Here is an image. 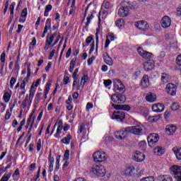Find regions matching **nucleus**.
Returning a JSON list of instances; mask_svg holds the SVG:
<instances>
[{
	"label": "nucleus",
	"instance_id": "1",
	"mask_svg": "<svg viewBox=\"0 0 181 181\" xmlns=\"http://www.w3.org/2000/svg\"><path fill=\"white\" fill-rule=\"evenodd\" d=\"M145 127L142 125L132 126L126 127L124 131H117L115 132V136L117 139H124L127 138V134H134V135H142Z\"/></svg>",
	"mask_w": 181,
	"mask_h": 181
},
{
	"label": "nucleus",
	"instance_id": "2",
	"mask_svg": "<svg viewBox=\"0 0 181 181\" xmlns=\"http://www.w3.org/2000/svg\"><path fill=\"white\" fill-rule=\"evenodd\" d=\"M90 172H92L95 176H99L100 177H104L106 173L105 168L101 164L93 165Z\"/></svg>",
	"mask_w": 181,
	"mask_h": 181
},
{
	"label": "nucleus",
	"instance_id": "3",
	"mask_svg": "<svg viewBox=\"0 0 181 181\" xmlns=\"http://www.w3.org/2000/svg\"><path fill=\"white\" fill-rule=\"evenodd\" d=\"M93 160L94 162H96L97 163H101V162H105L107 160V157L105 152L102 151H97L93 153Z\"/></svg>",
	"mask_w": 181,
	"mask_h": 181
},
{
	"label": "nucleus",
	"instance_id": "4",
	"mask_svg": "<svg viewBox=\"0 0 181 181\" xmlns=\"http://www.w3.org/2000/svg\"><path fill=\"white\" fill-rule=\"evenodd\" d=\"M114 88L113 90L115 93H124L125 91V86L119 79H114L113 81Z\"/></svg>",
	"mask_w": 181,
	"mask_h": 181
},
{
	"label": "nucleus",
	"instance_id": "5",
	"mask_svg": "<svg viewBox=\"0 0 181 181\" xmlns=\"http://www.w3.org/2000/svg\"><path fill=\"white\" fill-rule=\"evenodd\" d=\"M171 175L174 176L177 181H181V166L173 165L170 168Z\"/></svg>",
	"mask_w": 181,
	"mask_h": 181
},
{
	"label": "nucleus",
	"instance_id": "6",
	"mask_svg": "<svg viewBox=\"0 0 181 181\" xmlns=\"http://www.w3.org/2000/svg\"><path fill=\"white\" fill-rule=\"evenodd\" d=\"M147 141L148 146L153 148V146L158 144V141H159V135H158V134L152 133L148 135Z\"/></svg>",
	"mask_w": 181,
	"mask_h": 181
},
{
	"label": "nucleus",
	"instance_id": "7",
	"mask_svg": "<svg viewBox=\"0 0 181 181\" xmlns=\"http://www.w3.org/2000/svg\"><path fill=\"white\" fill-rule=\"evenodd\" d=\"M137 52L139 56H141V57H143V59H146V60H151V59H153V54L148 51L144 50V49H142L141 47H138Z\"/></svg>",
	"mask_w": 181,
	"mask_h": 181
},
{
	"label": "nucleus",
	"instance_id": "8",
	"mask_svg": "<svg viewBox=\"0 0 181 181\" xmlns=\"http://www.w3.org/2000/svg\"><path fill=\"white\" fill-rule=\"evenodd\" d=\"M111 100L115 104H124L125 101V95L122 94H113L111 97Z\"/></svg>",
	"mask_w": 181,
	"mask_h": 181
},
{
	"label": "nucleus",
	"instance_id": "9",
	"mask_svg": "<svg viewBox=\"0 0 181 181\" xmlns=\"http://www.w3.org/2000/svg\"><path fill=\"white\" fill-rule=\"evenodd\" d=\"M112 119L122 122V121L125 119V112L122 110L114 112L112 115Z\"/></svg>",
	"mask_w": 181,
	"mask_h": 181
},
{
	"label": "nucleus",
	"instance_id": "10",
	"mask_svg": "<svg viewBox=\"0 0 181 181\" xmlns=\"http://www.w3.org/2000/svg\"><path fill=\"white\" fill-rule=\"evenodd\" d=\"M134 26H136V28H137L140 30L144 31L148 30V29H149V23H148L145 21H136L134 23Z\"/></svg>",
	"mask_w": 181,
	"mask_h": 181
},
{
	"label": "nucleus",
	"instance_id": "11",
	"mask_svg": "<svg viewBox=\"0 0 181 181\" xmlns=\"http://www.w3.org/2000/svg\"><path fill=\"white\" fill-rule=\"evenodd\" d=\"M160 25L163 29L170 28V25H172V20L170 19V17L164 16L160 20Z\"/></svg>",
	"mask_w": 181,
	"mask_h": 181
},
{
	"label": "nucleus",
	"instance_id": "12",
	"mask_svg": "<svg viewBox=\"0 0 181 181\" xmlns=\"http://www.w3.org/2000/svg\"><path fill=\"white\" fill-rule=\"evenodd\" d=\"M177 90V86L173 83H168L165 88V91L170 95H176V91Z\"/></svg>",
	"mask_w": 181,
	"mask_h": 181
},
{
	"label": "nucleus",
	"instance_id": "13",
	"mask_svg": "<svg viewBox=\"0 0 181 181\" xmlns=\"http://www.w3.org/2000/svg\"><path fill=\"white\" fill-rule=\"evenodd\" d=\"M133 160L135 162H144L145 160V154L142 153L141 151H135L133 156Z\"/></svg>",
	"mask_w": 181,
	"mask_h": 181
},
{
	"label": "nucleus",
	"instance_id": "14",
	"mask_svg": "<svg viewBox=\"0 0 181 181\" xmlns=\"http://www.w3.org/2000/svg\"><path fill=\"white\" fill-rule=\"evenodd\" d=\"M86 45H90V43H91L90 49L89 50V53L90 54H91V53L94 52V49L95 47V41H94V38L93 37V35H90L86 39Z\"/></svg>",
	"mask_w": 181,
	"mask_h": 181
},
{
	"label": "nucleus",
	"instance_id": "15",
	"mask_svg": "<svg viewBox=\"0 0 181 181\" xmlns=\"http://www.w3.org/2000/svg\"><path fill=\"white\" fill-rule=\"evenodd\" d=\"M118 15L121 18H125L129 15V8L128 7L122 6L118 11Z\"/></svg>",
	"mask_w": 181,
	"mask_h": 181
},
{
	"label": "nucleus",
	"instance_id": "16",
	"mask_svg": "<svg viewBox=\"0 0 181 181\" xmlns=\"http://www.w3.org/2000/svg\"><path fill=\"white\" fill-rule=\"evenodd\" d=\"M151 108L153 112H162L165 110V106L162 103H157L153 105Z\"/></svg>",
	"mask_w": 181,
	"mask_h": 181
},
{
	"label": "nucleus",
	"instance_id": "17",
	"mask_svg": "<svg viewBox=\"0 0 181 181\" xmlns=\"http://www.w3.org/2000/svg\"><path fill=\"white\" fill-rule=\"evenodd\" d=\"M103 60L107 66H112L114 64V60L107 52L103 53Z\"/></svg>",
	"mask_w": 181,
	"mask_h": 181
},
{
	"label": "nucleus",
	"instance_id": "18",
	"mask_svg": "<svg viewBox=\"0 0 181 181\" xmlns=\"http://www.w3.org/2000/svg\"><path fill=\"white\" fill-rule=\"evenodd\" d=\"M50 28H52V19L47 18L45 23L44 31L41 35L42 37H45V36H46V33H47V31L50 29Z\"/></svg>",
	"mask_w": 181,
	"mask_h": 181
},
{
	"label": "nucleus",
	"instance_id": "19",
	"mask_svg": "<svg viewBox=\"0 0 181 181\" xmlns=\"http://www.w3.org/2000/svg\"><path fill=\"white\" fill-rule=\"evenodd\" d=\"M115 39H117V37H115V35L113 33H110L108 34V35L107 36L105 47H106V48L108 47V46H110V43H111V42H114V40H115ZM110 40H111V41H110Z\"/></svg>",
	"mask_w": 181,
	"mask_h": 181
},
{
	"label": "nucleus",
	"instance_id": "20",
	"mask_svg": "<svg viewBox=\"0 0 181 181\" xmlns=\"http://www.w3.org/2000/svg\"><path fill=\"white\" fill-rule=\"evenodd\" d=\"M141 84L144 88H148L149 87L151 84L149 83V76L148 75H144L142 77Z\"/></svg>",
	"mask_w": 181,
	"mask_h": 181
},
{
	"label": "nucleus",
	"instance_id": "21",
	"mask_svg": "<svg viewBox=\"0 0 181 181\" xmlns=\"http://www.w3.org/2000/svg\"><path fill=\"white\" fill-rule=\"evenodd\" d=\"M155 64H153V62L152 61L146 62L144 63V69L145 71H149V70H153Z\"/></svg>",
	"mask_w": 181,
	"mask_h": 181
},
{
	"label": "nucleus",
	"instance_id": "22",
	"mask_svg": "<svg viewBox=\"0 0 181 181\" xmlns=\"http://www.w3.org/2000/svg\"><path fill=\"white\" fill-rule=\"evenodd\" d=\"M58 127L57 129V132L54 134L55 138H59L60 134H62V131L63 129V121L59 120L57 122Z\"/></svg>",
	"mask_w": 181,
	"mask_h": 181
},
{
	"label": "nucleus",
	"instance_id": "23",
	"mask_svg": "<svg viewBox=\"0 0 181 181\" xmlns=\"http://www.w3.org/2000/svg\"><path fill=\"white\" fill-rule=\"evenodd\" d=\"M146 100L148 103H155V101H156V95H155V93H148L146 95Z\"/></svg>",
	"mask_w": 181,
	"mask_h": 181
},
{
	"label": "nucleus",
	"instance_id": "24",
	"mask_svg": "<svg viewBox=\"0 0 181 181\" xmlns=\"http://www.w3.org/2000/svg\"><path fill=\"white\" fill-rule=\"evenodd\" d=\"M135 172V167L133 165H129L125 170V175L127 176H132Z\"/></svg>",
	"mask_w": 181,
	"mask_h": 181
},
{
	"label": "nucleus",
	"instance_id": "25",
	"mask_svg": "<svg viewBox=\"0 0 181 181\" xmlns=\"http://www.w3.org/2000/svg\"><path fill=\"white\" fill-rule=\"evenodd\" d=\"M177 160H181V148L174 147L173 148Z\"/></svg>",
	"mask_w": 181,
	"mask_h": 181
},
{
	"label": "nucleus",
	"instance_id": "26",
	"mask_svg": "<svg viewBox=\"0 0 181 181\" xmlns=\"http://www.w3.org/2000/svg\"><path fill=\"white\" fill-rule=\"evenodd\" d=\"M177 127L175 125H170L165 129V132L168 135H172L174 132H176Z\"/></svg>",
	"mask_w": 181,
	"mask_h": 181
},
{
	"label": "nucleus",
	"instance_id": "27",
	"mask_svg": "<svg viewBox=\"0 0 181 181\" xmlns=\"http://www.w3.org/2000/svg\"><path fill=\"white\" fill-rule=\"evenodd\" d=\"M155 155L157 156H160V155H163L165 153V150L162 148V147L157 146L153 150Z\"/></svg>",
	"mask_w": 181,
	"mask_h": 181
},
{
	"label": "nucleus",
	"instance_id": "28",
	"mask_svg": "<svg viewBox=\"0 0 181 181\" xmlns=\"http://www.w3.org/2000/svg\"><path fill=\"white\" fill-rule=\"evenodd\" d=\"M69 2H71L69 15H74V13L76 12V0H69Z\"/></svg>",
	"mask_w": 181,
	"mask_h": 181
},
{
	"label": "nucleus",
	"instance_id": "29",
	"mask_svg": "<svg viewBox=\"0 0 181 181\" xmlns=\"http://www.w3.org/2000/svg\"><path fill=\"white\" fill-rule=\"evenodd\" d=\"M50 86H52V83L49 82H47L45 86V88L44 90V98L46 100L47 98V94H49V91L50 90Z\"/></svg>",
	"mask_w": 181,
	"mask_h": 181
},
{
	"label": "nucleus",
	"instance_id": "30",
	"mask_svg": "<svg viewBox=\"0 0 181 181\" xmlns=\"http://www.w3.org/2000/svg\"><path fill=\"white\" fill-rule=\"evenodd\" d=\"M70 141H71V135L68 134L66 137L62 139L61 140L62 144H64V145H69Z\"/></svg>",
	"mask_w": 181,
	"mask_h": 181
},
{
	"label": "nucleus",
	"instance_id": "31",
	"mask_svg": "<svg viewBox=\"0 0 181 181\" xmlns=\"http://www.w3.org/2000/svg\"><path fill=\"white\" fill-rule=\"evenodd\" d=\"M35 112V110L33 111L32 114L29 116L28 119H27V124L30 125V124H35V118L36 117H33V114Z\"/></svg>",
	"mask_w": 181,
	"mask_h": 181
},
{
	"label": "nucleus",
	"instance_id": "32",
	"mask_svg": "<svg viewBox=\"0 0 181 181\" xmlns=\"http://www.w3.org/2000/svg\"><path fill=\"white\" fill-rule=\"evenodd\" d=\"M169 75L166 73H163L161 74V81L162 83H169Z\"/></svg>",
	"mask_w": 181,
	"mask_h": 181
},
{
	"label": "nucleus",
	"instance_id": "33",
	"mask_svg": "<svg viewBox=\"0 0 181 181\" xmlns=\"http://www.w3.org/2000/svg\"><path fill=\"white\" fill-rule=\"evenodd\" d=\"M33 85L31 86V88L30 89V95L28 96V98L30 99V103H32L33 98L35 97V93H36V90H33Z\"/></svg>",
	"mask_w": 181,
	"mask_h": 181
},
{
	"label": "nucleus",
	"instance_id": "34",
	"mask_svg": "<svg viewBox=\"0 0 181 181\" xmlns=\"http://www.w3.org/2000/svg\"><path fill=\"white\" fill-rule=\"evenodd\" d=\"M160 118V115L149 116L148 117V122H156Z\"/></svg>",
	"mask_w": 181,
	"mask_h": 181
},
{
	"label": "nucleus",
	"instance_id": "35",
	"mask_svg": "<svg viewBox=\"0 0 181 181\" xmlns=\"http://www.w3.org/2000/svg\"><path fill=\"white\" fill-rule=\"evenodd\" d=\"M29 83V78L25 77L20 86L21 90H25V87H26V83Z\"/></svg>",
	"mask_w": 181,
	"mask_h": 181
},
{
	"label": "nucleus",
	"instance_id": "36",
	"mask_svg": "<svg viewBox=\"0 0 181 181\" xmlns=\"http://www.w3.org/2000/svg\"><path fill=\"white\" fill-rule=\"evenodd\" d=\"M53 40H54V35L47 36L45 43L51 46L52 43H53Z\"/></svg>",
	"mask_w": 181,
	"mask_h": 181
},
{
	"label": "nucleus",
	"instance_id": "37",
	"mask_svg": "<svg viewBox=\"0 0 181 181\" xmlns=\"http://www.w3.org/2000/svg\"><path fill=\"white\" fill-rule=\"evenodd\" d=\"M52 6L50 4H48L46 6L45 11L44 12V16H45V17L49 16V12H50L52 11Z\"/></svg>",
	"mask_w": 181,
	"mask_h": 181
},
{
	"label": "nucleus",
	"instance_id": "38",
	"mask_svg": "<svg viewBox=\"0 0 181 181\" xmlns=\"http://www.w3.org/2000/svg\"><path fill=\"white\" fill-rule=\"evenodd\" d=\"M29 101H30V99L29 98V95L27 94L25 95V100L22 103V106L23 108H26V107H28V103H29Z\"/></svg>",
	"mask_w": 181,
	"mask_h": 181
},
{
	"label": "nucleus",
	"instance_id": "39",
	"mask_svg": "<svg viewBox=\"0 0 181 181\" xmlns=\"http://www.w3.org/2000/svg\"><path fill=\"white\" fill-rule=\"evenodd\" d=\"M88 81V75H84L81 79V86L84 87V84Z\"/></svg>",
	"mask_w": 181,
	"mask_h": 181
},
{
	"label": "nucleus",
	"instance_id": "40",
	"mask_svg": "<svg viewBox=\"0 0 181 181\" xmlns=\"http://www.w3.org/2000/svg\"><path fill=\"white\" fill-rule=\"evenodd\" d=\"M124 24L125 21H124V19L122 18L118 19L116 21V26H117V28H122V26H124Z\"/></svg>",
	"mask_w": 181,
	"mask_h": 181
},
{
	"label": "nucleus",
	"instance_id": "41",
	"mask_svg": "<svg viewBox=\"0 0 181 181\" xmlns=\"http://www.w3.org/2000/svg\"><path fill=\"white\" fill-rule=\"evenodd\" d=\"M3 98L5 103H9V101L11 100V95L9 94V93L6 92L4 94Z\"/></svg>",
	"mask_w": 181,
	"mask_h": 181
},
{
	"label": "nucleus",
	"instance_id": "42",
	"mask_svg": "<svg viewBox=\"0 0 181 181\" xmlns=\"http://www.w3.org/2000/svg\"><path fill=\"white\" fill-rule=\"evenodd\" d=\"M11 176H12V174L11 173L4 174L1 178L0 181H8L9 179H11Z\"/></svg>",
	"mask_w": 181,
	"mask_h": 181
},
{
	"label": "nucleus",
	"instance_id": "43",
	"mask_svg": "<svg viewBox=\"0 0 181 181\" xmlns=\"http://www.w3.org/2000/svg\"><path fill=\"white\" fill-rule=\"evenodd\" d=\"M171 110L173 111H177V110H179V108H180V106H179V103H173L172 105H171V107H170Z\"/></svg>",
	"mask_w": 181,
	"mask_h": 181
},
{
	"label": "nucleus",
	"instance_id": "44",
	"mask_svg": "<svg viewBox=\"0 0 181 181\" xmlns=\"http://www.w3.org/2000/svg\"><path fill=\"white\" fill-rule=\"evenodd\" d=\"M26 124V119H23V120L20 122V126L17 128V132H21L22 131V127L23 125Z\"/></svg>",
	"mask_w": 181,
	"mask_h": 181
},
{
	"label": "nucleus",
	"instance_id": "45",
	"mask_svg": "<svg viewBox=\"0 0 181 181\" xmlns=\"http://www.w3.org/2000/svg\"><path fill=\"white\" fill-rule=\"evenodd\" d=\"M66 74H67V71H65L64 76L62 81V82L65 85L69 84V83H70V78L69 76H66Z\"/></svg>",
	"mask_w": 181,
	"mask_h": 181
},
{
	"label": "nucleus",
	"instance_id": "46",
	"mask_svg": "<svg viewBox=\"0 0 181 181\" xmlns=\"http://www.w3.org/2000/svg\"><path fill=\"white\" fill-rule=\"evenodd\" d=\"M111 5V3L110 1L105 0L103 4V8L105 9H110V6Z\"/></svg>",
	"mask_w": 181,
	"mask_h": 181
},
{
	"label": "nucleus",
	"instance_id": "47",
	"mask_svg": "<svg viewBox=\"0 0 181 181\" xmlns=\"http://www.w3.org/2000/svg\"><path fill=\"white\" fill-rule=\"evenodd\" d=\"M70 158V151L66 150L64 154V160H69Z\"/></svg>",
	"mask_w": 181,
	"mask_h": 181
},
{
	"label": "nucleus",
	"instance_id": "48",
	"mask_svg": "<svg viewBox=\"0 0 181 181\" xmlns=\"http://www.w3.org/2000/svg\"><path fill=\"white\" fill-rule=\"evenodd\" d=\"M15 5H16V4L15 2H13V3H11V4L10 6H9L10 13H11V15L13 14V12H14V11H15Z\"/></svg>",
	"mask_w": 181,
	"mask_h": 181
},
{
	"label": "nucleus",
	"instance_id": "49",
	"mask_svg": "<svg viewBox=\"0 0 181 181\" xmlns=\"http://www.w3.org/2000/svg\"><path fill=\"white\" fill-rule=\"evenodd\" d=\"M139 146L141 148V149H145V148H146V141H141L139 143Z\"/></svg>",
	"mask_w": 181,
	"mask_h": 181
},
{
	"label": "nucleus",
	"instance_id": "50",
	"mask_svg": "<svg viewBox=\"0 0 181 181\" xmlns=\"http://www.w3.org/2000/svg\"><path fill=\"white\" fill-rule=\"evenodd\" d=\"M95 40H96L95 52L97 53V52H98V42H99L98 31H97L96 33H95Z\"/></svg>",
	"mask_w": 181,
	"mask_h": 181
},
{
	"label": "nucleus",
	"instance_id": "51",
	"mask_svg": "<svg viewBox=\"0 0 181 181\" xmlns=\"http://www.w3.org/2000/svg\"><path fill=\"white\" fill-rule=\"evenodd\" d=\"M28 16V8H25L21 12V18H26Z\"/></svg>",
	"mask_w": 181,
	"mask_h": 181
},
{
	"label": "nucleus",
	"instance_id": "52",
	"mask_svg": "<svg viewBox=\"0 0 181 181\" xmlns=\"http://www.w3.org/2000/svg\"><path fill=\"white\" fill-rule=\"evenodd\" d=\"M15 83H16V78L12 77L10 81V87L13 88V86H15Z\"/></svg>",
	"mask_w": 181,
	"mask_h": 181
},
{
	"label": "nucleus",
	"instance_id": "53",
	"mask_svg": "<svg viewBox=\"0 0 181 181\" xmlns=\"http://www.w3.org/2000/svg\"><path fill=\"white\" fill-rule=\"evenodd\" d=\"M94 60H95V57L94 55H93L90 58H89L88 59V65L91 66V64H93V62H94Z\"/></svg>",
	"mask_w": 181,
	"mask_h": 181
},
{
	"label": "nucleus",
	"instance_id": "54",
	"mask_svg": "<svg viewBox=\"0 0 181 181\" xmlns=\"http://www.w3.org/2000/svg\"><path fill=\"white\" fill-rule=\"evenodd\" d=\"M94 18L93 14H90L89 17H87L86 26H88L91 23V20Z\"/></svg>",
	"mask_w": 181,
	"mask_h": 181
},
{
	"label": "nucleus",
	"instance_id": "55",
	"mask_svg": "<svg viewBox=\"0 0 181 181\" xmlns=\"http://www.w3.org/2000/svg\"><path fill=\"white\" fill-rule=\"evenodd\" d=\"M122 110L124 111H129V110H131V107L128 105H122Z\"/></svg>",
	"mask_w": 181,
	"mask_h": 181
},
{
	"label": "nucleus",
	"instance_id": "56",
	"mask_svg": "<svg viewBox=\"0 0 181 181\" xmlns=\"http://www.w3.org/2000/svg\"><path fill=\"white\" fill-rule=\"evenodd\" d=\"M112 84V81L107 79L104 81V85L105 87H108L109 86H111Z\"/></svg>",
	"mask_w": 181,
	"mask_h": 181
},
{
	"label": "nucleus",
	"instance_id": "57",
	"mask_svg": "<svg viewBox=\"0 0 181 181\" xmlns=\"http://www.w3.org/2000/svg\"><path fill=\"white\" fill-rule=\"evenodd\" d=\"M141 181H155L153 177H146L141 180Z\"/></svg>",
	"mask_w": 181,
	"mask_h": 181
},
{
	"label": "nucleus",
	"instance_id": "58",
	"mask_svg": "<svg viewBox=\"0 0 181 181\" xmlns=\"http://www.w3.org/2000/svg\"><path fill=\"white\" fill-rule=\"evenodd\" d=\"M48 161L49 163H54V158L52 157V152L49 154Z\"/></svg>",
	"mask_w": 181,
	"mask_h": 181
},
{
	"label": "nucleus",
	"instance_id": "59",
	"mask_svg": "<svg viewBox=\"0 0 181 181\" xmlns=\"http://www.w3.org/2000/svg\"><path fill=\"white\" fill-rule=\"evenodd\" d=\"M36 169V163H31L29 166L30 172H33Z\"/></svg>",
	"mask_w": 181,
	"mask_h": 181
},
{
	"label": "nucleus",
	"instance_id": "60",
	"mask_svg": "<svg viewBox=\"0 0 181 181\" xmlns=\"http://www.w3.org/2000/svg\"><path fill=\"white\" fill-rule=\"evenodd\" d=\"M42 100V93H37L35 95V101H40Z\"/></svg>",
	"mask_w": 181,
	"mask_h": 181
},
{
	"label": "nucleus",
	"instance_id": "61",
	"mask_svg": "<svg viewBox=\"0 0 181 181\" xmlns=\"http://www.w3.org/2000/svg\"><path fill=\"white\" fill-rule=\"evenodd\" d=\"M112 107H113V108H115V110H122V105H116V104L112 103Z\"/></svg>",
	"mask_w": 181,
	"mask_h": 181
},
{
	"label": "nucleus",
	"instance_id": "62",
	"mask_svg": "<svg viewBox=\"0 0 181 181\" xmlns=\"http://www.w3.org/2000/svg\"><path fill=\"white\" fill-rule=\"evenodd\" d=\"M176 63L178 66H181V54L177 56L176 59Z\"/></svg>",
	"mask_w": 181,
	"mask_h": 181
},
{
	"label": "nucleus",
	"instance_id": "63",
	"mask_svg": "<svg viewBox=\"0 0 181 181\" xmlns=\"http://www.w3.org/2000/svg\"><path fill=\"white\" fill-rule=\"evenodd\" d=\"M161 181H172V179L170 177L165 176L161 178Z\"/></svg>",
	"mask_w": 181,
	"mask_h": 181
},
{
	"label": "nucleus",
	"instance_id": "64",
	"mask_svg": "<svg viewBox=\"0 0 181 181\" xmlns=\"http://www.w3.org/2000/svg\"><path fill=\"white\" fill-rule=\"evenodd\" d=\"M177 15L181 16V4L177 8Z\"/></svg>",
	"mask_w": 181,
	"mask_h": 181
}]
</instances>
